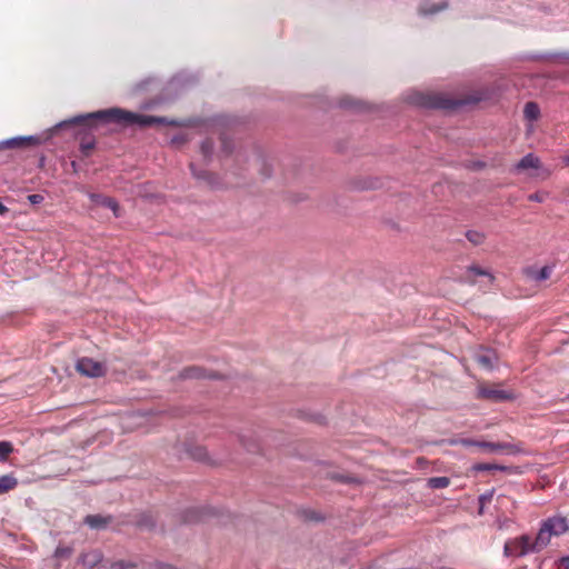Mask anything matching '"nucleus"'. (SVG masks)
I'll use <instances>...</instances> for the list:
<instances>
[{"label":"nucleus","mask_w":569,"mask_h":569,"mask_svg":"<svg viewBox=\"0 0 569 569\" xmlns=\"http://www.w3.org/2000/svg\"><path fill=\"white\" fill-rule=\"evenodd\" d=\"M475 360L480 367L485 369H492L497 357L495 352L490 350H483L475 355Z\"/></svg>","instance_id":"obj_11"},{"label":"nucleus","mask_w":569,"mask_h":569,"mask_svg":"<svg viewBox=\"0 0 569 569\" xmlns=\"http://www.w3.org/2000/svg\"><path fill=\"white\" fill-rule=\"evenodd\" d=\"M468 272L469 273H472L475 276H487L489 277V280L492 281L493 280V277L488 273L486 270H482L480 269L479 267H476V266H471L469 269H468Z\"/></svg>","instance_id":"obj_28"},{"label":"nucleus","mask_w":569,"mask_h":569,"mask_svg":"<svg viewBox=\"0 0 569 569\" xmlns=\"http://www.w3.org/2000/svg\"><path fill=\"white\" fill-rule=\"evenodd\" d=\"M13 451V446L9 441H0V461H7L10 453Z\"/></svg>","instance_id":"obj_22"},{"label":"nucleus","mask_w":569,"mask_h":569,"mask_svg":"<svg viewBox=\"0 0 569 569\" xmlns=\"http://www.w3.org/2000/svg\"><path fill=\"white\" fill-rule=\"evenodd\" d=\"M523 116L530 121L537 120L540 116L539 106L536 102H527L523 108Z\"/></svg>","instance_id":"obj_18"},{"label":"nucleus","mask_w":569,"mask_h":569,"mask_svg":"<svg viewBox=\"0 0 569 569\" xmlns=\"http://www.w3.org/2000/svg\"><path fill=\"white\" fill-rule=\"evenodd\" d=\"M94 121L116 122L123 126H139L140 128L153 124H166L170 127H181L183 121L169 119L167 117L147 116L120 108H111L76 117L72 122L79 124H92Z\"/></svg>","instance_id":"obj_1"},{"label":"nucleus","mask_w":569,"mask_h":569,"mask_svg":"<svg viewBox=\"0 0 569 569\" xmlns=\"http://www.w3.org/2000/svg\"><path fill=\"white\" fill-rule=\"evenodd\" d=\"M127 567H131V565L130 563H126L123 561L116 562L112 566L113 569H124Z\"/></svg>","instance_id":"obj_36"},{"label":"nucleus","mask_w":569,"mask_h":569,"mask_svg":"<svg viewBox=\"0 0 569 569\" xmlns=\"http://www.w3.org/2000/svg\"><path fill=\"white\" fill-rule=\"evenodd\" d=\"M466 238L475 246L481 244L485 241V234L476 230L467 231Z\"/></svg>","instance_id":"obj_21"},{"label":"nucleus","mask_w":569,"mask_h":569,"mask_svg":"<svg viewBox=\"0 0 569 569\" xmlns=\"http://www.w3.org/2000/svg\"><path fill=\"white\" fill-rule=\"evenodd\" d=\"M343 107H352V104L347 103L346 101L342 102Z\"/></svg>","instance_id":"obj_40"},{"label":"nucleus","mask_w":569,"mask_h":569,"mask_svg":"<svg viewBox=\"0 0 569 569\" xmlns=\"http://www.w3.org/2000/svg\"><path fill=\"white\" fill-rule=\"evenodd\" d=\"M189 140L186 133H179L171 138V143L173 146H182Z\"/></svg>","instance_id":"obj_27"},{"label":"nucleus","mask_w":569,"mask_h":569,"mask_svg":"<svg viewBox=\"0 0 569 569\" xmlns=\"http://www.w3.org/2000/svg\"><path fill=\"white\" fill-rule=\"evenodd\" d=\"M483 166H485L483 163H480V162H479V163H477V167H478V168H482Z\"/></svg>","instance_id":"obj_41"},{"label":"nucleus","mask_w":569,"mask_h":569,"mask_svg":"<svg viewBox=\"0 0 569 569\" xmlns=\"http://www.w3.org/2000/svg\"><path fill=\"white\" fill-rule=\"evenodd\" d=\"M156 525L154 517L151 513H142L139 516L137 526L143 529H151Z\"/></svg>","instance_id":"obj_20"},{"label":"nucleus","mask_w":569,"mask_h":569,"mask_svg":"<svg viewBox=\"0 0 569 569\" xmlns=\"http://www.w3.org/2000/svg\"><path fill=\"white\" fill-rule=\"evenodd\" d=\"M477 447L480 449L487 450L489 452H497V451L511 452L513 449V446L510 443L488 442V441H479V442H477Z\"/></svg>","instance_id":"obj_13"},{"label":"nucleus","mask_w":569,"mask_h":569,"mask_svg":"<svg viewBox=\"0 0 569 569\" xmlns=\"http://www.w3.org/2000/svg\"><path fill=\"white\" fill-rule=\"evenodd\" d=\"M445 7H446L445 4H443V6H439V7L433 6V7H431V8H425V7H421V8H420V12H421L422 14H431V13H436V12L440 11V10H441V9H443Z\"/></svg>","instance_id":"obj_30"},{"label":"nucleus","mask_w":569,"mask_h":569,"mask_svg":"<svg viewBox=\"0 0 569 569\" xmlns=\"http://www.w3.org/2000/svg\"><path fill=\"white\" fill-rule=\"evenodd\" d=\"M559 569H569V556L562 557L559 560Z\"/></svg>","instance_id":"obj_34"},{"label":"nucleus","mask_w":569,"mask_h":569,"mask_svg":"<svg viewBox=\"0 0 569 569\" xmlns=\"http://www.w3.org/2000/svg\"><path fill=\"white\" fill-rule=\"evenodd\" d=\"M529 200L530 201L542 202L543 201V194H541L539 192H535V193L529 196Z\"/></svg>","instance_id":"obj_35"},{"label":"nucleus","mask_w":569,"mask_h":569,"mask_svg":"<svg viewBox=\"0 0 569 569\" xmlns=\"http://www.w3.org/2000/svg\"><path fill=\"white\" fill-rule=\"evenodd\" d=\"M193 174H194L197 178H199V179H203V180L208 181V183L212 184V181H211V179H212V177H213V176H212V173H210V172H202V173L198 174V173H196V172L193 171Z\"/></svg>","instance_id":"obj_32"},{"label":"nucleus","mask_w":569,"mask_h":569,"mask_svg":"<svg viewBox=\"0 0 569 569\" xmlns=\"http://www.w3.org/2000/svg\"><path fill=\"white\" fill-rule=\"evenodd\" d=\"M28 200L32 203V204H39L43 201V197L41 194H30L28 197Z\"/></svg>","instance_id":"obj_33"},{"label":"nucleus","mask_w":569,"mask_h":569,"mask_svg":"<svg viewBox=\"0 0 569 569\" xmlns=\"http://www.w3.org/2000/svg\"><path fill=\"white\" fill-rule=\"evenodd\" d=\"M89 198L94 204L107 207L113 211L116 217H119V204L113 198L93 192L89 193Z\"/></svg>","instance_id":"obj_8"},{"label":"nucleus","mask_w":569,"mask_h":569,"mask_svg":"<svg viewBox=\"0 0 569 569\" xmlns=\"http://www.w3.org/2000/svg\"><path fill=\"white\" fill-rule=\"evenodd\" d=\"M553 536H560L568 530V522L565 517H551L543 521Z\"/></svg>","instance_id":"obj_7"},{"label":"nucleus","mask_w":569,"mask_h":569,"mask_svg":"<svg viewBox=\"0 0 569 569\" xmlns=\"http://www.w3.org/2000/svg\"><path fill=\"white\" fill-rule=\"evenodd\" d=\"M477 440H472V439H460V440H457V441H452V443H459V445H462L465 447H469V446H475L477 447Z\"/></svg>","instance_id":"obj_31"},{"label":"nucleus","mask_w":569,"mask_h":569,"mask_svg":"<svg viewBox=\"0 0 569 569\" xmlns=\"http://www.w3.org/2000/svg\"><path fill=\"white\" fill-rule=\"evenodd\" d=\"M154 569H173V567L170 565L156 563Z\"/></svg>","instance_id":"obj_37"},{"label":"nucleus","mask_w":569,"mask_h":569,"mask_svg":"<svg viewBox=\"0 0 569 569\" xmlns=\"http://www.w3.org/2000/svg\"><path fill=\"white\" fill-rule=\"evenodd\" d=\"M479 397L483 399H490L493 401H502L510 399V395L507 391L489 387H480Z\"/></svg>","instance_id":"obj_10"},{"label":"nucleus","mask_w":569,"mask_h":569,"mask_svg":"<svg viewBox=\"0 0 569 569\" xmlns=\"http://www.w3.org/2000/svg\"><path fill=\"white\" fill-rule=\"evenodd\" d=\"M503 552L507 557H521L533 551V545L530 536L522 535L505 543Z\"/></svg>","instance_id":"obj_3"},{"label":"nucleus","mask_w":569,"mask_h":569,"mask_svg":"<svg viewBox=\"0 0 569 569\" xmlns=\"http://www.w3.org/2000/svg\"><path fill=\"white\" fill-rule=\"evenodd\" d=\"M553 271V266H545L540 270H535L532 268L528 269L527 276L533 279L535 281H543L550 278Z\"/></svg>","instance_id":"obj_14"},{"label":"nucleus","mask_w":569,"mask_h":569,"mask_svg":"<svg viewBox=\"0 0 569 569\" xmlns=\"http://www.w3.org/2000/svg\"><path fill=\"white\" fill-rule=\"evenodd\" d=\"M18 486V479L13 473L3 475L0 477V495H4L13 490Z\"/></svg>","instance_id":"obj_17"},{"label":"nucleus","mask_w":569,"mask_h":569,"mask_svg":"<svg viewBox=\"0 0 569 569\" xmlns=\"http://www.w3.org/2000/svg\"><path fill=\"white\" fill-rule=\"evenodd\" d=\"M182 379L214 378L216 376L207 375L206 370L200 367H188L180 372Z\"/></svg>","instance_id":"obj_15"},{"label":"nucleus","mask_w":569,"mask_h":569,"mask_svg":"<svg viewBox=\"0 0 569 569\" xmlns=\"http://www.w3.org/2000/svg\"><path fill=\"white\" fill-rule=\"evenodd\" d=\"M540 167V160L532 153L525 156L516 166L517 170L538 169Z\"/></svg>","instance_id":"obj_16"},{"label":"nucleus","mask_w":569,"mask_h":569,"mask_svg":"<svg viewBox=\"0 0 569 569\" xmlns=\"http://www.w3.org/2000/svg\"><path fill=\"white\" fill-rule=\"evenodd\" d=\"M477 471L505 470V467L492 463H478L473 467Z\"/></svg>","instance_id":"obj_24"},{"label":"nucleus","mask_w":569,"mask_h":569,"mask_svg":"<svg viewBox=\"0 0 569 569\" xmlns=\"http://www.w3.org/2000/svg\"><path fill=\"white\" fill-rule=\"evenodd\" d=\"M9 211V209L0 202V214H6Z\"/></svg>","instance_id":"obj_38"},{"label":"nucleus","mask_w":569,"mask_h":569,"mask_svg":"<svg viewBox=\"0 0 569 569\" xmlns=\"http://www.w3.org/2000/svg\"><path fill=\"white\" fill-rule=\"evenodd\" d=\"M76 368L78 372L87 377H102L106 372L104 367L99 361L83 357L78 360Z\"/></svg>","instance_id":"obj_4"},{"label":"nucleus","mask_w":569,"mask_h":569,"mask_svg":"<svg viewBox=\"0 0 569 569\" xmlns=\"http://www.w3.org/2000/svg\"><path fill=\"white\" fill-rule=\"evenodd\" d=\"M213 150V142L210 139L204 140L201 143V152L204 158H208Z\"/></svg>","instance_id":"obj_25"},{"label":"nucleus","mask_w":569,"mask_h":569,"mask_svg":"<svg viewBox=\"0 0 569 569\" xmlns=\"http://www.w3.org/2000/svg\"><path fill=\"white\" fill-rule=\"evenodd\" d=\"M486 499V496L480 497V501H483Z\"/></svg>","instance_id":"obj_42"},{"label":"nucleus","mask_w":569,"mask_h":569,"mask_svg":"<svg viewBox=\"0 0 569 569\" xmlns=\"http://www.w3.org/2000/svg\"><path fill=\"white\" fill-rule=\"evenodd\" d=\"M415 102L428 109L453 110L467 101L452 99L443 93H419Z\"/></svg>","instance_id":"obj_2"},{"label":"nucleus","mask_w":569,"mask_h":569,"mask_svg":"<svg viewBox=\"0 0 569 569\" xmlns=\"http://www.w3.org/2000/svg\"><path fill=\"white\" fill-rule=\"evenodd\" d=\"M552 537L553 535L551 533V531L542 522L535 541H532L533 551L538 552L546 548L549 545Z\"/></svg>","instance_id":"obj_9"},{"label":"nucleus","mask_w":569,"mask_h":569,"mask_svg":"<svg viewBox=\"0 0 569 569\" xmlns=\"http://www.w3.org/2000/svg\"><path fill=\"white\" fill-rule=\"evenodd\" d=\"M93 148H94V142L93 141H82L80 143L81 152L86 157H88L91 153Z\"/></svg>","instance_id":"obj_26"},{"label":"nucleus","mask_w":569,"mask_h":569,"mask_svg":"<svg viewBox=\"0 0 569 569\" xmlns=\"http://www.w3.org/2000/svg\"><path fill=\"white\" fill-rule=\"evenodd\" d=\"M563 162H565L567 166H569V154H568L567 157H565Z\"/></svg>","instance_id":"obj_39"},{"label":"nucleus","mask_w":569,"mask_h":569,"mask_svg":"<svg viewBox=\"0 0 569 569\" xmlns=\"http://www.w3.org/2000/svg\"><path fill=\"white\" fill-rule=\"evenodd\" d=\"M427 485L431 489H443L450 485V479L448 477H432L428 479Z\"/></svg>","instance_id":"obj_19"},{"label":"nucleus","mask_w":569,"mask_h":569,"mask_svg":"<svg viewBox=\"0 0 569 569\" xmlns=\"http://www.w3.org/2000/svg\"><path fill=\"white\" fill-rule=\"evenodd\" d=\"M111 520L112 518L110 516L88 515L84 518V523L92 529H103L111 522Z\"/></svg>","instance_id":"obj_12"},{"label":"nucleus","mask_w":569,"mask_h":569,"mask_svg":"<svg viewBox=\"0 0 569 569\" xmlns=\"http://www.w3.org/2000/svg\"><path fill=\"white\" fill-rule=\"evenodd\" d=\"M39 143L40 139L34 136L16 137L0 142V149H22Z\"/></svg>","instance_id":"obj_5"},{"label":"nucleus","mask_w":569,"mask_h":569,"mask_svg":"<svg viewBox=\"0 0 569 569\" xmlns=\"http://www.w3.org/2000/svg\"><path fill=\"white\" fill-rule=\"evenodd\" d=\"M101 559V556L98 551H92V552H89V553H86L82 556V561L83 563L86 565H90V566H94L96 563H98Z\"/></svg>","instance_id":"obj_23"},{"label":"nucleus","mask_w":569,"mask_h":569,"mask_svg":"<svg viewBox=\"0 0 569 569\" xmlns=\"http://www.w3.org/2000/svg\"><path fill=\"white\" fill-rule=\"evenodd\" d=\"M192 456L198 460H206L207 459V451L204 448H196L192 452Z\"/></svg>","instance_id":"obj_29"},{"label":"nucleus","mask_w":569,"mask_h":569,"mask_svg":"<svg viewBox=\"0 0 569 569\" xmlns=\"http://www.w3.org/2000/svg\"><path fill=\"white\" fill-rule=\"evenodd\" d=\"M239 442L248 452L256 453L260 451L259 440L257 436L251 431L239 435Z\"/></svg>","instance_id":"obj_6"}]
</instances>
